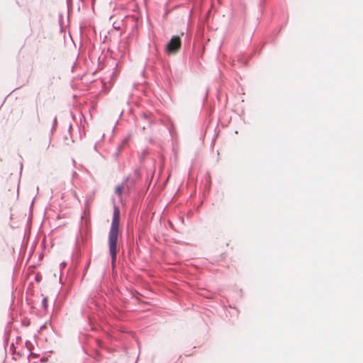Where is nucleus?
I'll list each match as a JSON object with an SVG mask.
<instances>
[{
	"instance_id": "nucleus-1",
	"label": "nucleus",
	"mask_w": 363,
	"mask_h": 363,
	"mask_svg": "<svg viewBox=\"0 0 363 363\" xmlns=\"http://www.w3.org/2000/svg\"><path fill=\"white\" fill-rule=\"evenodd\" d=\"M119 208L117 206H114L113 220L111 223V229L108 233L109 252L111 256V262L113 266H114V264L116 262V255L118 251L117 243L119 235Z\"/></svg>"
},
{
	"instance_id": "nucleus-2",
	"label": "nucleus",
	"mask_w": 363,
	"mask_h": 363,
	"mask_svg": "<svg viewBox=\"0 0 363 363\" xmlns=\"http://www.w3.org/2000/svg\"><path fill=\"white\" fill-rule=\"evenodd\" d=\"M182 46V40L180 37L174 35L173 36L169 42L167 43L166 47V51L169 54H175L179 51Z\"/></svg>"
},
{
	"instance_id": "nucleus-3",
	"label": "nucleus",
	"mask_w": 363,
	"mask_h": 363,
	"mask_svg": "<svg viewBox=\"0 0 363 363\" xmlns=\"http://www.w3.org/2000/svg\"><path fill=\"white\" fill-rule=\"evenodd\" d=\"M123 190V186H116V188L115 189V192L118 196H121L122 194Z\"/></svg>"
},
{
	"instance_id": "nucleus-4",
	"label": "nucleus",
	"mask_w": 363,
	"mask_h": 363,
	"mask_svg": "<svg viewBox=\"0 0 363 363\" xmlns=\"http://www.w3.org/2000/svg\"><path fill=\"white\" fill-rule=\"evenodd\" d=\"M47 303H48V298L45 297L43 300V305L45 308L47 307Z\"/></svg>"
},
{
	"instance_id": "nucleus-5",
	"label": "nucleus",
	"mask_w": 363,
	"mask_h": 363,
	"mask_svg": "<svg viewBox=\"0 0 363 363\" xmlns=\"http://www.w3.org/2000/svg\"><path fill=\"white\" fill-rule=\"evenodd\" d=\"M36 280H37L38 281H40V277H38V276H37V277H36Z\"/></svg>"
}]
</instances>
